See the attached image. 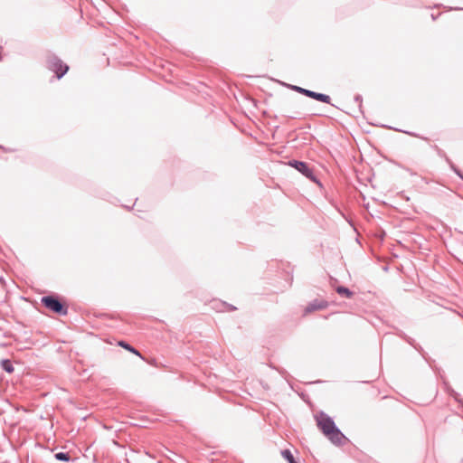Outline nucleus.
Listing matches in <instances>:
<instances>
[{
	"mask_svg": "<svg viewBox=\"0 0 463 463\" xmlns=\"http://www.w3.org/2000/svg\"><path fill=\"white\" fill-rule=\"evenodd\" d=\"M315 418L317 427L334 444L341 445L346 439L327 414L319 412Z\"/></svg>",
	"mask_w": 463,
	"mask_h": 463,
	"instance_id": "nucleus-1",
	"label": "nucleus"
},
{
	"mask_svg": "<svg viewBox=\"0 0 463 463\" xmlns=\"http://www.w3.org/2000/svg\"><path fill=\"white\" fill-rule=\"evenodd\" d=\"M43 304L50 310L58 314H66V309L62 304L55 298L44 297L42 299Z\"/></svg>",
	"mask_w": 463,
	"mask_h": 463,
	"instance_id": "nucleus-2",
	"label": "nucleus"
},
{
	"mask_svg": "<svg viewBox=\"0 0 463 463\" xmlns=\"http://www.w3.org/2000/svg\"><path fill=\"white\" fill-rule=\"evenodd\" d=\"M288 165L297 169L298 172L302 173L307 178L318 184V181L313 175L312 169H310L306 163L293 160L289 161Z\"/></svg>",
	"mask_w": 463,
	"mask_h": 463,
	"instance_id": "nucleus-3",
	"label": "nucleus"
},
{
	"mask_svg": "<svg viewBox=\"0 0 463 463\" xmlns=\"http://www.w3.org/2000/svg\"><path fill=\"white\" fill-rule=\"evenodd\" d=\"M328 306V303L326 300L323 299H316L309 303L304 309V316H307L310 313L317 311V310H323L326 308Z\"/></svg>",
	"mask_w": 463,
	"mask_h": 463,
	"instance_id": "nucleus-4",
	"label": "nucleus"
},
{
	"mask_svg": "<svg viewBox=\"0 0 463 463\" xmlns=\"http://www.w3.org/2000/svg\"><path fill=\"white\" fill-rule=\"evenodd\" d=\"M50 69L56 74L58 79H61L68 71L69 67L61 61L53 60L50 65Z\"/></svg>",
	"mask_w": 463,
	"mask_h": 463,
	"instance_id": "nucleus-5",
	"label": "nucleus"
},
{
	"mask_svg": "<svg viewBox=\"0 0 463 463\" xmlns=\"http://www.w3.org/2000/svg\"><path fill=\"white\" fill-rule=\"evenodd\" d=\"M305 95H307V97H310L312 99H315L317 100L325 102V103H330V100H331V99L328 95L317 93V92H314L311 90L306 91Z\"/></svg>",
	"mask_w": 463,
	"mask_h": 463,
	"instance_id": "nucleus-6",
	"label": "nucleus"
},
{
	"mask_svg": "<svg viewBox=\"0 0 463 463\" xmlns=\"http://www.w3.org/2000/svg\"><path fill=\"white\" fill-rule=\"evenodd\" d=\"M118 345H119V346H121V347H123V348H125L126 350H128V351H129V352H131V353H133V354H137V355L140 356L139 352H138L137 350H136L135 348H133V347H132L131 345H129L128 344H127V343H125V342H123V341H120V342H118Z\"/></svg>",
	"mask_w": 463,
	"mask_h": 463,
	"instance_id": "nucleus-7",
	"label": "nucleus"
},
{
	"mask_svg": "<svg viewBox=\"0 0 463 463\" xmlns=\"http://www.w3.org/2000/svg\"><path fill=\"white\" fill-rule=\"evenodd\" d=\"M2 368L6 371L7 373H13L14 367L9 360H3L2 361Z\"/></svg>",
	"mask_w": 463,
	"mask_h": 463,
	"instance_id": "nucleus-8",
	"label": "nucleus"
},
{
	"mask_svg": "<svg viewBox=\"0 0 463 463\" xmlns=\"http://www.w3.org/2000/svg\"><path fill=\"white\" fill-rule=\"evenodd\" d=\"M282 456L284 458H286L288 461V463H297L294 459L293 455L291 454V452L288 449L283 450Z\"/></svg>",
	"mask_w": 463,
	"mask_h": 463,
	"instance_id": "nucleus-9",
	"label": "nucleus"
},
{
	"mask_svg": "<svg viewBox=\"0 0 463 463\" xmlns=\"http://www.w3.org/2000/svg\"><path fill=\"white\" fill-rule=\"evenodd\" d=\"M336 291L340 294V295H345V297L347 298H351L353 293L346 288H344V287H338Z\"/></svg>",
	"mask_w": 463,
	"mask_h": 463,
	"instance_id": "nucleus-10",
	"label": "nucleus"
},
{
	"mask_svg": "<svg viewBox=\"0 0 463 463\" xmlns=\"http://www.w3.org/2000/svg\"><path fill=\"white\" fill-rule=\"evenodd\" d=\"M55 458L61 461H69L70 456L68 453L59 452L55 454Z\"/></svg>",
	"mask_w": 463,
	"mask_h": 463,
	"instance_id": "nucleus-11",
	"label": "nucleus"
},
{
	"mask_svg": "<svg viewBox=\"0 0 463 463\" xmlns=\"http://www.w3.org/2000/svg\"><path fill=\"white\" fill-rule=\"evenodd\" d=\"M295 90L298 91L299 93L305 94L306 91H308V90L302 89L300 87H295Z\"/></svg>",
	"mask_w": 463,
	"mask_h": 463,
	"instance_id": "nucleus-12",
	"label": "nucleus"
}]
</instances>
